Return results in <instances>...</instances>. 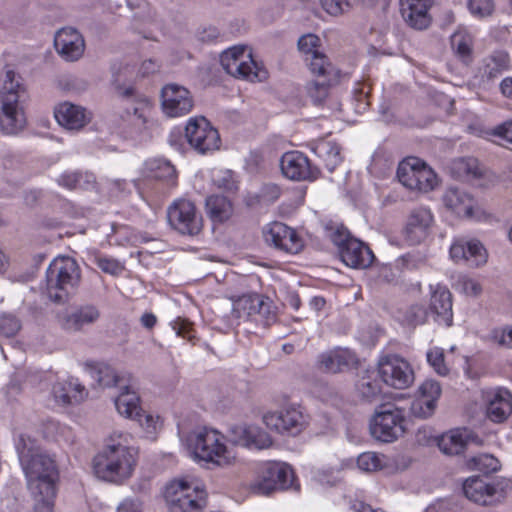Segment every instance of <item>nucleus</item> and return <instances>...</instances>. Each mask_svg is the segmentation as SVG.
I'll return each instance as SVG.
<instances>
[{
    "mask_svg": "<svg viewBox=\"0 0 512 512\" xmlns=\"http://www.w3.org/2000/svg\"><path fill=\"white\" fill-rule=\"evenodd\" d=\"M15 449L27 480L34 512H53L59 471L54 458L44 451L36 439L19 434Z\"/></svg>",
    "mask_w": 512,
    "mask_h": 512,
    "instance_id": "nucleus-1",
    "label": "nucleus"
},
{
    "mask_svg": "<svg viewBox=\"0 0 512 512\" xmlns=\"http://www.w3.org/2000/svg\"><path fill=\"white\" fill-rule=\"evenodd\" d=\"M129 433L114 431L105 446L93 458L95 476L113 484H123L135 471L138 451L131 445Z\"/></svg>",
    "mask_w": 512,
    "mask_h": 512,
    "instance_id": "nucleus-2",
    "label": "nucleus"
},
{
    "mask_svg": "<svg viewBox=\"0 0 512 512\" xmlns=\"http://www.w3.org/2000/svg\"><path fill=\"white\" fill-rule=\"evenodd\" d=\"M191 457L198 463L228 467L236 462L234 451L228 447L226 436L211 427H198L183 439Z\"/></svg>",
    "mask_w": 512,
    "mask_h": 512,
    "instance_id": "nucleus-3",
    "label": "nucleus"
},
{
    "mask_svg": "<svg viewBox=\"0 0 512 512\" xmlns=\"http://www.w3.org/2000/svg\"><path fill=\"white\" fill-rule=\"evenodd\" d=\"M25 93L22 78L14 71H6L0 78V128L7 135L19 133L26 125L22 106Z\"/></svg>",
    "mask_w": 512,
    "mask_h": 512,
    "instance_id": "nucleus-4",
    "label": "nucleus"
},
{
    "mask_svg": "<svg viewBox=\"0 0 512 512\" xmlns=\"http://www.w3.org/2000/svg\"><path fill=\"white\" fill-rule=\"evenodd\" d=\"M80 278V268L73 258L56 257L46 270L45 292L50 300L64 302L75 293Z\"/></svg>",
    "mask_w": 512,
    "mask_h": 512,
    "instance_id": "nucleus-5",
    "label": "nucleus"
},
{
    "mask_svg": "<svg viewBox=\"0 0 512 512\" xmlns=\"http://www.w3.org/2000/svg\"><path fill=\"white\" fill-rule=\"evenodd\" d=\"M298 489L292 467L284 462H266L259 466L249 484L250 491L259 496H268L276 490Z\"/></svg>",
    "mask_w": 512,
    "mask_h": 512,
    "instance_id": "nucleus-6",
    "label": "nucleus"
},
{
    "mask_svg": "<svg viewBox=\"0 0 512 512\" xmlns=\"http://www.w3.org/2000/svg\"><path fill=\"white\" fill-rule=\"evenodd\" d=\"M405 411L394 404L378 406L370 419L372 438L381 443H393L405 433Z\"/></svg>",
    "mask_w": 512,
    "mask_h": 512,
    "instance_id": "nucleus-7",
    "label": "nucleus"
},
{
    "mask_svg": "<svg viewBox=\"0 0 512 512\" xmlns=\"http://www.w3.org/2000/svg\"><path fill=\"white\" fill-rule=\"evenodd\" d=\"M164 497L172 512H199L206 503V491L194 480L171 481L165 487Z\"/></svg>",
    "mask_w": 512,
    "mask_h": 512,
    "instance_id": "nucleus-8",
    "label": "nucleus"
},
{
    "mask_svg": "<svg viewBox=\"0 0 512 512\" xmlns=\"http://www.w3.org/2000/svg\"><path fill=\"white\" fill-rule=\"evenodd\" d=\"M223 69L231 76L254 81H263L267 78V71L254 60L252 49L248 46H233L220 56Z\"/></svg>",
    "mask_w": 512,
    "mask_h": 512,
    "instance_id": "nucleus-9",
    "label": "nucleus"
},
{
    "mask_svg": "<svg viewBox=\"0 0 512 512\" xmlns=\"http://www.w3.org/2000/svg\"><path fill=\"white\" fill-rule=\"evenodd\" d=\"M329 238L338 247L341 260L348 267L365 269L373 263L375 256L372 250L362 241L351 237L345 227L331 229Z\"/></svg>",
    "mask_w": 512,
    "mask_h": 512,
    "instance_id": "nucleus-10",
    "label": "nucleus"
},
{
    "mask_svg": "<svg viewBox=\"0 0 512 512\" xmlns=\"http://www.w3.org/2000/svg\"><path fill=\"white\" fill-rule=\"evenodd\" d=\"M264 425L282 436H297L308 425V416L298 406L289 405L267 411L262 416Z\"/></svg>",
    "mask_w": 512,
    "mask_h": 512,
    "instance_id": "nucleus-11",
    "label": "nucleus"
},
{
    "mask_svg": "<svg viewBox=\"0 0 512 512\" xmlns=\"http://www.w3.org/2000/svg\"><path fill=\"white\" fill-rule=\"evenodd\" d=\"M397 177L403 186L411 190L428 192L437 185L435 172L415 157L407 158L399 164Z\"/></svg>",
    "mask_w": 512,
    "mask_h": 512,
    "instance_id": "nucleus-12",
    "label": "nucleus"
},
{
    "mask_svg": "<svg viewBox=\"0 0 512 512\" xmlns=\"http://www.w3.org/2000/svg\"><path fill=\"white\" fill-rule=\"evenodd\" d=\"M168 223L182 235L194 236L203 227L201 214L193 202L186 199L175 200L167 209Z\"/></svg>",
    "mask_w": 512,
    "mask_h": 512,
    "instance_id": "nucleus-13",
    "label": "nucleus"
},
{
    "mask_svg": "<svg viewBox=\"0 0 512 512\" xmlns=\"http://www.w3.org/2000/svg\"><path fill=\"white\" fill-rule=\"evenodd\" d=\"M185 137L190 146L200 154L218 150L221 143L218 130L202 116L188 120Z\"/></svg>",
    "mask_w": 512,
    "mask_h": 512,
    "instance_id": "nucleus-14",
    "label": "nucleus"
},
{
    "mask_svg": "<svg viewBox=\"0 0 512 512\" xmlns=\"http://www.w3.org/2000/svg\"><path fill=\"white\" fill-rule=\"evenodd\" d=\"M378 374L386 385L395 389L408 388L414 381L410 364L395 354L384 355L379 359Z\"/></svg>",
    "mask_w": 512,
    "mask_h": 512,
    "instance_id": "nucleus-15",
    "label": "nucleus"
},
{
    "mask_svg": "<svg viewBox=\"0 0 512 512\" xmlns=\"http://www.w3.org/2000/svg\"><path fill=\"white\" fill-rule=\"evenodd\" d=\"M265 242L287 254H298L304 248V239L296 229L283 222L274 221L263 228Z\"/></svg>",
    "mask_w": 512,
    "mask_h": 512,
    "instance_id": "nucleus-16",
    "label": "nucleus"
},
{
    "mask_svg": "<svg viewBox=\"0 0 512 512\" xmlns=\"http://www.w3.org/2000/svg\"><path fill=\"white\" fill-rule=\"evenodd\" d=\"M447 210L460 218L480 220L483 211L472 194L458 187H449L442 196Z\"/></svg>",
    "mask_w": 512,
    "mask_h": 512,
    "instance_id": "nucleus-17",
    "label": "nucleus"
},
{
    "mask_svg": "<svg viewBox=\"0 0 512 512\" xmlns=\"http://www.w3.org/2000/svg\"><path fill=\"white\" fill-rule=\"evenodd\" d=\"M228 436L233 445L250 450L267 449L273 444L271 436L255 424L234 425L229 429Z\"/></svg>",
    "mask_w": 512,
    "mask_h": 512,
    "instance_id": "nucleus-18",
    "label": "nucleus"
},
{
    "mask_svg": "<svg viewBox=\"0 0 512 512\" xmlns=\"http://www.w3.org/2000/svg\"><path fill=\"white\" fill-rule=\"evenodd\" d=\"M463 492L469 500L484 506L500 502L505 496L500 482H487L477 476L465 480Z\"/></svg>",
    "mask_w": 512,
    "mask_h": 512,
    "instance_id": "nucleus-19",
    "label": "nucleus"
},
{
    "mask_svg": "<svg viewBox=\"0 0 512 512\" xmlns=\"http://www.w3.org/2000/svg\"><path fill=\"white\" fill-rule=\"evenodd\" d=\"M99 309L91 304L81 305L57 315L61 329L69 333L82 332L100 319Z\"/></svg>",
    "mask_w": 512,
    "mask_h": 512,
    "instance_id": "nucleus-20",
    "label": "nucleus"
},
{
    "mask_svg": "<svg viewBox=\"0 0 512 512\" xmlns=\"http://www.w3.org/2000/svg\"><path fill=\"white\" fill-rule=\"evenodd\" d=\"M162 109L168 117L188 114L194 105L191 93L184 86L167 84L161 92Z\"/></svg>",
    "mask_w": 512,
    "mask_h": 512,
    "instance_id": "nucleus-21",
    "label": "nucleus"
},
{
    "mask_svg": "<svg viewBox=\"0 0 512 512\" xmlns=\"http://www.w3.org/2000/svg\"><path fill=\"white\" fill-rule=\"evenodd\" d=\"M450 258L455 263L464 262L471 267H479L487 262L484 246L475 239L456 238L450 246Z\"/></svg>",
    "mask_w": 512,
    "mask_h": 512,
    "instance_id": "nucleus-22",
    "label": "nucleus"
},
{
    "mask_svg": "<svg viewBox=\"0 0 512 512\" xmlns=\"http://www.w3.org/2000/svg\"><path fill=\"white\" fill-rule=\"evenodd\" d=\"M282 174L294 181L314 180L318 170L313 168L306 155L299 151L286 152L280 160Z\"/></svg>",
    "mask_w": 512,
    "mask_h": 512,
    "instance_id": "nucleus-23",
    "label": "nucleus"
},
{
    "mask_svg": "<svg viewBox=\"0 0 512 512\" xmlns=\"http://www.w3.org/2000/svg\"><path fill=\"white\" fill-rule=\"evenodd\" d=\"M434 216L430 209L419 207L414 209L404 229V237L409 245H416L424 241L433 226Z\"/></svg>",
    "mask_w": 512,
    "mask_h": 512,
    "instance_id": "nucleus-24",
    "label": "nucleus"
},
{
    "mask_svg": "<svg viewBox=\"0 0 512 512\" xmlns=\"http://www.w3.org/2000/svg\"><path fill=\"white\" fill-rule=\"evenodd\" d=\"M54 47L57 53L66 61L80 59L85 50V41L82 35L74 28L60 29L54 37Z\"/></svg>",
    "mask_w": 512,
    "mask_h": 512,
    "instance_id": "nucleus-25",
    "label": "nucleus"
},
{
    "mask_svg": "<svg viewBox=\"0 0 512 512\" xmlns=\"http://www.w3.org/2000/svg\"><path fill=\"white\" fill-rule=\"evenodd\" d=\"M441 392L439 382L432 379L425 380L418 389V397L412 402V414L419 418H428L433 415Z\"/></svg>",
    "mask_w": 512,
    "mask_h": 512,
    "instance_id": "nucleus-26",
    "label": "nucleus"
},
{
    "mask_svg": "<svg viewBox=\"0 0 512 512\" xmlns=\"http://www.w3.org/2000/svg\"><path fill=\"white\" fill-rule=\"evenodd\" d=\"M486 416L494 423L504 422L512 412V395L504 388L485 393Z\"/></svg>",
    "mask_w": 512,
    "mask_h": 512,
    "instance_id": "nucleus-27",
    "label": "nucleus"
},
{
    "mask_svg": "<svg viewBox=\"0 0 512 512\" xmlns=\"http://www.w3.org/2000/svg\"><path fill=\"white\" fill-rule=\"evenodd\" d=\"M54 115L57 122L68 130H80L86 126L92 118L91 112L86 108L71 102L58 104L55 108Z\"/></svg>",
    "mask_w": 512,
    "mask_h": 512,
    "instance_id": "nucleus-28",
    "label": "nucleus"
},
{
    "mask_svg": "<svg viewBox=\"0 0 512 512\" xmlns=\"http://www.w3.org/2000/svg\"><path fill=\"white\" fill-rule=\"evenodd\" d=\"M432 0H400L403 19L411 27L422 30L429 26L428 10Z\"/></svg>",
    "mask_w": 512,
    "mask_h": 512,
    "instance_id": "nucleus-29",
    "label": "nucleus"
},
{
    "mask_svg": "<svg viewBox=\"0 0 512 512\" xmlns=\"http://www.w3.org/2000/svg\"><path fill=\"white\" fill-rule=\"evenodd\" d=\"M430 308L436 315V320L445 326H451L453 321L452 295L450 291L441 285L430 286Z\"/></svg>",
    "mask_w": 512,
    "mask_h": 512,
    "instance_id": "nucleus-30",
    "label": "nucleus"
},
{
    "mask_svg": "<svg viewBox=\"0 0 512 512\" xmlns=\"http://www.w3.org/2000/svg\"><path fill=\"white\" fill-rule=\"evenodd\" d=\"M118 92L128 101L133 99L126 107L127 117L132 118L135 125H144L151 109L149 99L145 96L137 95L132 86L126 88L119 87Z\"/></svg>",
    "mask_w": 512,
    "mask_h": 512,
    "instance_id": "nucleus-31",
    "label": "nucleus"
},
{
    "mask_svg": "<svg viewBox=\"0 0 512 512\" xmlns=\"http://www.w3.org/2000/svg\"><path fill=\"white\" fill-rule=\"evenodd\" d=\"M57 402L67 405L82 402L88 395L86 388L76 378L57 381L52 387Z\"/></svg>",
    "mask_w": 512,
    "mask_h": 512,
    "instance_id": "nucleus-32",
    "label": "nucleus"
},
{
    "mask_svg": "<svg viewBox=\"0 0 512 512\" xmlns=\"http://www.w3.org/2000/svg\"><path fill=\"white\" fill-rule=\"evenodd\" d=\"M114 406L120 416L130 420H133L142 409L140 397L129 381L120 387L119 394L114 398Z\"/></svg>",
    "mask_w": 512,
    "mask_h": 512,
    "instance_id": "nucleus-33",
    "label": "nucleus"
},
{
    "mask_svg": "<svg viewBox=\"0 0 512 512\" xmlns=\"http://www.w3.org/2000/svg\"><path fill=\"white\" fill-rule=\"evenodd\" d=\"M357 363L356 355L348 349H336L322 354L320 364L327 372L337 373Z\"/></svg>",
    "mask_w": 512,
    "mask_h": 512,
    "instance_id": "nucleus-34",
    "label": "nucleus"
},
{
    "mask_svg": "<svg viewBox=\"0 0 512 512\" xmlns=\"http://www.w3.org/2000/svg\"><path fill=\"white\" fill-rule=\"evenodd\" d=\"M456 167L459 172L463 173L469 179L479 180L477 185L481 187L493 185L497 180L493 173L481 167L478 160L472 157L459 159L456 162Z\"/></svg>",
    "mask_w": 512,
    "mask_h": 512,
    "instance_id": "nucleus-35",
    "label": "nucleus"
},
{
    "mask_svg": "<svg viewBox=\"0 0 512 512\" xmlns=\"http://www.w3.org/2000/svg\"><path fill=\"white\" fill-rule=\"evenodd\" d=\"M470 436L471 434L467 430H451L438 439V447L447 455L460 454L469 442Z\"/></svg>",
    "mask_w": 512,
    "mask_h": 512,
    "instance_id": "nucleus-36",
    "label": "nucleus"
},
{
    "mask_svg": "<svg viewBox=\"0 0 512 512\" xmlns=\"http://www.w3.org/2000/svg\"><path fill=\"white\" fill-rule=\"evenodd\" d=\"M311 73L316 76V79H328L330 81H338L340 73L328 58L322 53L314 54L308 61Z\"/></svg>",
    "mask_w": 512,
    "mask_h": 512,
    "instance_id": "nucleus-37",
    "label": "nucleus"
},
{
    "mask_svg": "<svg viewBox=\"0 0 512 512\" xmlns=\"http://www.w3.org/2000/svg\"><path fill=\"white\" fill-rule=\"evenodd\" d=\"M508 65V56L505 53H494L486 57L479 68L483 80L491 81L499 77Z\"/></svg>",
    "mask_w": 512,
    "mask_h": 512,
    "instance_id": "nucleus-38",
    "label": "nucleus"
},
{
    "mask_svg": "<svg viewBox=\"0 0 512 512\" xmlns=\"http://www.w3.org/2000/svg\"><path fill=\"white\" fill-rule=\"evenodd\" d=\"M90 374L98 385L104 388L114 386L121 387L128 382L123 376L119 375L112 367L106 364L93 365L90 369Z\"/></svg>",
    "mask_w": 512,
    "mask_h": 512,
    "instance_id": "nucleus-39",
    "label": "nucleus"
},
{
    "mask_svg": "<svg viewBox=\"0 0 512 512\" xmlns=\"http://www.w3.org/2000/svg\"><path fill=\"white\" fill-rule=\"evenodd\" d=\"M313 152L323 160L326 168L330 172H333L342 162L340 147L332 141H318L313 147Z\"/></svg>",
    "mask_w": 512,
    "mask_h": 512,
    "instance_id": "nucleus-40",
    "label": "nucleus"
},
{
    "mask_svg": "<svg viewBox=\"0 0 512 512\" xmlns=\"http://www.w3.org/2000/svg\"><path fill=\"white\" fill-rule=\"evenodd\" d=\"M356 464L362 472L374 473L388 468L389 458L378 452L366 451L357 457Z\"/></svg>",
    "mask_w": 512,
    "mask_h": 512,
    "instance_id": "nucleus-41",
    "label": "nucleus"
},
{
    "mask_svg": "<svg viewBox=\"0 0 512 512\" xmlns=\"http://www.w3.org/2000/svg\"><path fill=\"white\" fill-rule=\"evenodd\" d=\"M451 46L455 54L464 62L469 63L473 51V39L469 32L464 29L456 31L451 36Z\"/></svg>",
    "mask_w": 512,
    "mask_h": 512,
    "instance_id": "nucleus-42",
    "label": "nucleus"
},
{
    "mask_svg": "<svg viewBox=\"0 0 512 512\" xmlns=\"http://www.w3.org/2000/svg\"><path fill=\"white\" fill-rule=\"evenodd\" d=\"M206 209L210 218L215 222H223L231 214V204L222 195L209 196L206 199Z\"/></svg>",
    "mask_w": 512,
    "mask_h": 512,
    "instance_id": "nucleus-43",
    "label": "nucleus"
},
{
    "mask_svg": "<svg viewBox=\"0 0 512 512\" xmlns=\"http://www.w3.org/2000/svg\"><path fill=\"white\" fill-rule=\"evenodd\" d=\"M150 176L160 180H166L172 185L175 184L176 170L174 166L165 159H151L145 163Z\"/></svg>",
    "mask_w": 512,
    "mask_h": 512,
    "instance_id": "nucleus-44",
    "label": "nucleus"
},
{
    "mask_svg": "<svg viewBox=\"0 0 512 512\" xmlns=\"http://www.w3.org/2000/svg\"><path fill=\"white\" fill-rule=\"evenodd\" d=\"M259 294H245L233 300V313L239 317H254L257 314Z\"/></svg>",
    "mask_w": 512,
    "mask_h": 512,
    "instance_id": "nucleus-45",
    "label": "nucleus"
},
{
    "mask_svg": "<svg viewBox=\"0 0 512 512\" xmlns=\"http://www.w3.org/2000/svg\"><path fill=\"white\" fill-rule=\"evenodd\" d=\"M58 183L67 189L87 188L93 184L94 177L92 174L81 172H64L58 178Z\"/></svg>",
    "mask_w": 512,
    "mask_h": 512,
    "instance_id": "nucleus-46",
    "label": "nucleus"
},
{
    "mask_svg": "<svg viewBox=\"0 0 512 512\" xmlns=\"http://www.w3.org/2000/svg\"><path fill=\"white\" fill-rule=\"evenodd\" d=\"M336 82L328 79L314 80L307 87L309 97L316 105L321 104L328 96L329 87Z\"/></svg>",
    "mask_w": 512,
    "mask_h": 512,
    "instance_id": "nucleus-47",
    "label": "nucleus"
},
{
    "mask_svg": "<svg viewBox=\"0 0 512 512\" xmlns=\"http://www.w3.org/2000/svg\"><path fill=\"white\" fill-rule=\"evenodd\" d=\"M356 388L359 394L367 400H372L381 393L380 384L370 375L362 376L358 380Z\"/></svg>",
    "mask_w": 512,
    "mask_h": 512,
    "instance_id": "nucleus-48",
    "label": "nucleus"
},
{
    "mask_svg": "<svg viewBox=\"0 0 512 512\" xmlns=\"http://www.w3.org/2000/svg\"><path fill=\"white\" fill-rule=\"evenodd\" d=\"M321 44L320 38L315 34H306L299 38L298 49L305 56V61H308L314 54H318Z\"/></svg>",
    "mask_w": 512,
    "mask_h": 512,
    "instance_id": "nucleus-49",
    "label": "nucleus"
},
{
    "mask_svg": "<svg viewBox=\"0 0 512 512\" xmlns=\"http://www.w3.org/2000/svg\"><path fill=\"white\" fill-rule=\"evenodd\" d=\"M258 310L255 316L256 321L269 325L276 320V310L268 297L260 296Z\"/></svg>",
    "mask_w": 512,
    "mask_h": 512,
    "instance_id": "nucleus-50",
    "label": "nucleus"
},
{
    "mask_svg": "<svg viewBox=\"0 0 512 512\" xmlns=\"http://www.w3.org/2000/svg\"><path fill=\"white\" fill-rule=\"evenodd\" d=\"M467 6L470 13L479 19L491 16L495 9L493 0H468Z\"/></svg>",
    "mask_w": 512,
    "mask_h": 512,
    "instance_id": "nucleus-51",
    "label": "nucleus"
},
{
    "mask_svg": "<svg viewBox=\"0 0 512 512\" xmlns=\"http://www.w3.org/2000/svg\"><path fill=\"white\" fill-rule=\"evenodd\" d=\"M427 361L433 367L435 372L441 376L449 373V368L444 361V351L442 348L433 347L427 352Z\"/></svg>",
    "mask_w": 512,
    "mask_h": 512,
    "instance_id": "nucleus-52",
    "label": "nucleus"
},
{
    "mask_svg": "<svg viewBox=\"0 0 512 512\" xmlns=\"http://www.w3.org/2000/svg\"><path fill=\"white\" fill-rule=\"evenodd\" d=\"M455 288L469 297H477L482 292L480 283L467 276H459Z\"/></svg>",
    "mask_w": 512,
    "mask_h": 512,
    "instance_id": "nucleus-53",
    "label": "nucleus"
},
{
    "mask_svg": "<svg viewBox=\"0 0 512 512\" xmlns=\"http://www.w3.org/2000/svg\"><path fill=\"white\" fill-rule=\"evenodd\" d=\"M133 420L137 421L149 433L155 432L162 424L161 418L158 415L143 411L142 409Z\"/></svg>",
    "mask_w": 512,
    "mask_h": 512,
    "instance_id": "nucleus-54",
    "label": "nucleus"
},
{
    "mask_svg": "<svg viewBox=\"0 0 512 512\" xmlns=\"http://www.w3.org/2000/svg\"><path fill=\"white\" fill-rule=\"evenodd\" d=\"M20 327V322L14 315L0 314V336L12 337Z\"/></svg>",
    "mask_w": 512,
    "mask_h": 512,
    "instance_id": "nucleus-55",
    "label": "nucleus"
},
{
    "mask_svg": "<svg viewBox=\"0 0 512 512\" xmlns=\"http://www.w3.org/2000/svg\"><path fill=\"white\" fill-rule=\"evenodd\" d=\"M488 338L491 342L499 346L512 348V326L495 328L490 332Z\"/></svg>",
    "mask_w": 512,
    "mask_h": 512,
    "instance_id": "nucleus-56",
    "label": "nucleus"
},
{
    "mask_svg": "<svg viewBox=\"0 0 512 512\" xmlns=\"http://www.w3.org/2000/svg\"><path fill=\"white\" fill-rule=\"evenodd\" d=\"M474 463L479 471L484 473L496 472L500 468L499 461L492 455L483 454L474 458Z\"/></svg>",
    "mask_w": 512,
    "mask_h": 512,
    "instance_id": "nucleus-57",
    "label": "nucleus"
},
{
    "mask_svg": "<svg viewBox=\"0 0 512 512\" xmlns=\"http://www.w3.org/2000/svg\"><path fill=\"white\" fill-rule=\"evenodd\" d=\"M320 4L331 16H340L350 8L348 0H320Z\"/></svg>",
    "mask_w": 512,
    "mask_h": 512,
    "instance_id": "nucleus-58",
    "label": "nucleus"
},
{
    "mask_svg": "<svg viewBox=\"0 0 512 512\" xmlns=\"http://www.w3.org/2000/svg\"><path fill=\"white\" fill-rule=\"evenodd\" d=\"M171 327L177 336L188 340L193 338L192 325L188 320L177 318L171 322Z\"/></svg>",
    "mask_w": 512,
    "mask_h": 512,
    "instance_id": "nucleus-59",
    "label": "nucleus"
},
{
    "mask_svg": "<svg viewBox=\"0 0 512 512\" xmlns=\"http://www.w3.org/2000/svg\"><path fill=\"white\" fill-rule=\"evenodd\" d=\"M427 318V310L422 305H413L407 312V320L413 325L423 324Z\"/></svg>",
    "mask_w": 512,
    "mask_h": 512,
    "instance_id": "nucleus-60",
    "label": "nucleus"
},
{
    "mask_svg": "<svg viewBox=\"0 0 512 512\" xmlns=\"http://www.w3.org/2000/svg\"><path fill=\"white\" fill-rule=\"evenodd\" d=\"M97 264L102 271L112 275L119 274L123 269V267L117 260L106 257L98 258Z\"/></svg>",
    "mask_w": 512,
    "mask_h": 512,
    "instance_id": "nucleus-61",
    "label": "nucleus"
},
{
    "mask_svg": "<svg viewBox=\"0 0 512 512\" xmlns=\"http://www.w3.org/2000/svg\"><path fill=\"white\" fill-rule=\"evenodd\" d=\"M491 134L512 143V120L496 126Z\"/></svg>",
    "mask_w": 512,
    "mask_h": 512,
    "instance_id": "nucleus-62",
    "label": "nucleus"
},
{
    "mask_svg": "<svg viewBox=\"0 0 512 512\" xmlns=\"http://www.w3.org/2000/svg\"><path fill=\"white\" fill-rule=\"evenodd\" d=\"M117 512H141V503L137 499H125L119 504Z\"/></svg>",
    "mask_w": 512,
    "mask_h": 512,
    "instance_id": "nucleus-63",
    "label": "nucleus"
},
{
    "mask_svg": "<svg viewBox=\"0 0 512 512\" xmlns=\"http://www.w3.org/2000/svg\"><path fill=\"white\" fill-rule=\"evenodd\" d=\"M350 512H386L382 509H373L370 505L360 500H353L349 505Z\"/></svg>",
    "mask_w": 512,
    "mask_h": 512,
    "instance_id": "nucleus-64",
    "label": "nucleus"
}]
</instances>
